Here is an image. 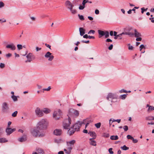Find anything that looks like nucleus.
Listing matches in <instances>:
<instances>
[{"label":"nucleus","mask_w":154,"mask_h":154,"mask_svg":"<svg viewBox=\"0 0 154 154\" xmlns=\"http://www.w3.org/2000/svg\"><path fill=\"white\" fill-rule=\"evenodd\" d=\"M48 122L46 119H42L38 123L36 127L40 131L46 129L48 125Z\"/></svg>","instance_id":"f257e3e1"},{"label":"nucleus","mask_w":154,"mask_h":154,"mask_svg":"<svg viewBox=\"0 0 154 154\" xmlns=\"http://www.w3.org/2000/svg\"><path fill=\"white\" fill-rule=\"evenodd\" d=\"M30 132L32 136L36 137H42L45 135L44 132L37 129V127L35 128L31 129Z\"/></svg>","instance_id":"f03ea898"},{"label":"nucleus","mask_w":154,"mask_h":154,"mask_svg":"<svg viewBox=\"0 0 154 154\" xmlns=\"http://www.w3.org/2000/svg\"><path fill=\"white\" fill-rule=\"evenodd\" d=\"M65 5L68 9L70 10L72 14H74L77 13L76 10L73 9L74 7V5L70 1L68 0L66 1L65 3Z\"/></svg>","instance_id":"7ed1b4c3"},{"label":"nucleus","mask_w":154,"mask_h":154,"mask_svg":"<svg viewBox=\"0 0 154 154\" xmlns=\"http://www.w3.org/2000/svg\"><path fill=\"white\" fill-rule=\"evenodd\" d=\"M71 120L69 117L68 119H66L64 121L63 124V127L64 129H68L71 123Z\"/></svg>","instance_id":"20e7f679"},{"label":"nucleus","mask_w":154,"mask_h":154,"mask_svg":"<svg viewBox=\"0 0 154 154\" xmlns=\"http://www.w3.org/2000/svg\"><path fill=\"white\" fill-rule=\"evenodd\" d=\"M61 113V110L59 109H56L53 114V117L55 120L59 119Z\"/></svg>","instance_id":"39448f33"},{"label":"nucleus","mask_w":154,"mask_h":154,"mask_svg":"<svg viewBox=\"0 0 154 154\" xmlns=\"http://www.w3.org/2000/svg\"><path fill=\"white\" fill-rule=\"evenodd\" d=\"M83 124L82 122H78L77 123H75L72 126L73 127L74 129L76 131H79L80 130V128Z\"/></svg>","instance_id":"423d86ee"},{"label":"nucleus","mask_w":154,"mask_h":154,"mask_svg":"<svg viewBox=\"0 0 154 154\" xmlns=\"http://www.w3.org/2000/svg\"><path fill=\"white\" fill-rule=\"evenodd\" d=\"M36 115L38 117H41L43 116L44 114L43 113L42 109H41L39 108H37L35 110Z\"/></svg>","instance_id":"0eeeda50"},{"label":"nucleus","mask_w":154,"mask_h":154,"mask_svg":"<svg viewBox=\"0 0 154 154\" xmlns=\"http://www.w3.org/2000/svg\"><path fill=\"white\" fill-rule=\"evenodd\" d=\"M26 57L27 59V60L26 61V62H30L35 58V56L32 53H29L27 55Z\"/></svg>","instance_id":"6e6552de"},{"label":"nucleus","mask_w":154,"mask_h":154,"mask_svg":"<svg viewBox=\"0 0 154 154\" xmlns=\"http://www.w3.org/2000/svg\"><path fill=\"white\" fill-rule=\"evenodd\" d=\"M9 109L8 104L6 102L3 103L2 106V112H6Z\"/></svg>","instance_id":"1a4fd4ad"},{"label":"nucleus","mask_w":154,"mask_h":154,"mask_svg":"<svg viewBox=\"0 0 154 154\" xmlns=\"http://www.w3.org/2000/svg\"><path fill=\"white\" fill-rule=\"evenodd\" d=\"M45 57L46 58H48L49 61H51L54 58V56L49 51L47 52L46 53L45 55Z\"/></svg>","instance_id":"9d476101"},{"label":"nucleus","mask_w":154,"mask_h":154,"mask_svg":"<svg viewBox=\"0 0 154 154\" xmlns=\"http://www.w3.org/2000/svg\"><path fill=\"white\" fill-rule=\"evenodd\" d=\"M76 141L75 140H72L66 142V144L68 147H71L72 149L74 146V145Z\"/></svg>","instance_id":"9b49d317"},{"label":"nucleus","mask_w":154,"mask_h":154,"mask_svg":"<svg viewBox=\"0 0 154 154\" xmlns=\"http://www.w3.org/2000/svg\"><path fill=\"white\" fill-rule=\"evenodd\" d=\"M116 98V96L112 93H109L106 97L107 99L109 100H112L113 99Z\"/></svg>","instance_id":"f8f14e48"},{"label":"nucleus","mask_w":154,"mask_h":154,"mask_svg":"<svg viewBox=\"0 0 154 154\" xmlns=\"http://www.w3.org/2000/svg\"><path fill=\"white\" fill-rule=\"evenodd\" d=\"M62 130L60 129H56L53 132L54 134L56 136H60L62 133Z\"/></svg>","instance_id":"ddd939ff"},{"label":"nucleus","mask_w":154,"mask_h":154,"mask_svg":"<svg viewBox=\"0 0 154 154\" xmlns=\"http://www.w3.org/2000/svg\"><path fill=\"white\" fill-rule=\"evenodd\" d=\"M15 130L16 129L15 128L11 129L10 128H8L6 129V131L7 134L9 135Z\"/></svg>","instance_id":"4468645a"},{"label":"nucleus","mask_w":154,"mask_h":154,"mask_svg":"<svg viewBox=\"0 0 154 154\" xmlns=\"http://www.w3.org/2000/svg\"><path fill=\"white\" fill-rule=\"evenodd\" d=\"M6 47L7 48L10 49L11 50L13 51L16 48L15 45L13 44L7 45Z\"/></svg>","instance_id":"2eb2a0df"},{"label":"nucleus","mask_w":154,"mask_h":154,"mask_svg":"<svg viewBox=\"0 0 154 154\" xmlns=\"http://www.w3.org/2000/svg\"><path fill=\"white\" fill-rule=\"evenodd\" d=\"M75 131H76L75 129L74 130L73 127L72 126L68 130V133L69 135H71L73 134Z\"/></svg>","instance_id":"dca6fc26"},{"label":"nucleus","mask_w":154,"mask_h":154,"mask_svg":"<svg viewBox=\"0 0 154 154\" xmlns=\"http://www.w3.org/2000/svg\"><path fill=\"white\" fill-rule=\"evenodd\" d=\"M26 136L25 135H23V136L18 139V140L21 142L26 141Z\"/></svg>","instance_id":"f3484780"},{"label":"nucleus","mask_w":154,"mask_h":154,"mask_svg":"<svg viewBox=\"0 0 154 154\" xmlns=\"http://www.w3.org/2000/svg\"><path fill=\"white\" fill-rule=\"evenodd\" d=\"M146 107H148L147 111L148 112H149L152 111L154 110V106H150L148 104H147L146 106Z\"/></svg>","instance_id":"a211bd4d"},{"label":"nucleus","mask_w":154,"mask_h":154,"mask_svg":"<svg viewBox=\"0 0 154 154\" xmlns=\"http://www.w3.org/2000/svg\"><path fill=\"white\" fill-rule=\"evenodd\" d=\"M42 109V111L43 112V113L44 114H47L50 113L51 112V110L50 109L47 108H44Z\"/></svg>","instance_id":"6ab92c4d"},{"label":"nucleus","mask_w":154,"mask_h":154,"mask_svg":"<svg viewBox=\"0 0 154 154\" xmlns=\"http://www.w3.org/2000/svg\"><path fill=\"white\" fill-rule=\"evenodd\" d=\"M79 31L80 34L81 36H83L85 34V29L82 27L79 28Z\"/></svg>","instance_id":"aec40b11"},{"label":"nucleus","mask_w":154,"mask_h":154,"mask_svg":"<svg viewBox=\"0 0 154 154\" xmlns=\"http://www.w3.org/2000/svg\"><path fill=\"white\" fill-rule=\"evenodd\" d=\"M69 112H73V114L76 116H78L79 114V111L76 110L71 109L70 110Z\"/></svg>","instance_id":"412c9836"},{"label":"nucleus","mask_w":154,"mask_h":154,"mask_svg":"<svg viewBox=\"0 0 154 154\" xmlns=\"http://www.w3.org/2000/svg\"><path fill=\"white\" fill-rule=\"evenodd\" d=\"M98 32L99 34V37L101 38L102 36L105 35V32L101 30H98Z\"/></svg>","instance_id":"4be33fe9"},{"label":"nucleus","mask_w":154,"mask_h":154,"mask_svg":"<svg viewBox=\"0 0 154 154\" xmlns=\"http://www.w3.org/2000/svg\"><path fill=\"white\" fill-rule=\"evenodd\" d=\"M90 135L93 138L92 139H95L96 137V134L95 133L94 131H91L89 133Z\"/></svg>","instance_id":"5701e85b"},{"label":"nucleus","mask_w":154,"mask_h":154,"mask_svg":"<svg viewBox=\"0 0 154 154\" xmlns=\"http://www.w3.org/2000/svg\"><path fill=\"white\" fill-rule=\"evenodd\" d=\"M36 150L37 153L39 154H44V152L43 150L40 148H37Z\"/></svg>","instance_id":"b1692460"},{"label":"nucleus","mask_w":154,"mask_h":154,"mask_svg":"<svg viewBox=\"0 0 154 154\" xmlns=\"http://www.w3.org/2000/svg\"><path fill=\"white\" fill-rule=\"evenodd\" d=\"M134 35L137 38L141 36L140 33L138 32L136 29H134Z\"/></svg>","instance_id":"393cba45"},{"label":"nucleus","mask_w":154,"mask_h":154,"mask_svg":"<svg viewBox=\"0 0 154 154\" xmlns=\"http://www.w3.org/2000/svg\"><path fill=\"white\" fill-rule=\"evenodd\" d=\"M93 139H89L90 141V143L92 145L96 146V142L95 140H93Z\"/></svg>","instance_id":"a878e982"},{"label":"nucleus","mask_w":154,"mask_h":154,"mask_svg":"<svg viewBox=\"0 0 154 154\" xmlns=\"http://www.w3.org/2000/svg\"><path fill=\"white\" fill-rule=\"evenodd\" d=\"M72 148L71 147H68L67 149H64V150L65 152L66 153L69 154L71 152V150L72 149Z\"/></svg>","instance_id":"bb28decb"},{"label":"nucleus","mask_w":154,"mask_h":154,"mask_svg":"<svg viewBox=\"0 0 154 154\" xmlns=\"http://www.w3.org/2000/svg\"><path fill=\"white\" fill-rule=\"evenodd\" d=\"M122 35H128L130 36H132L134 35V33H133L131 32H122Z\"/></svg>","instance_id":"cd10ccee"},{"label":"nucleus","mask_w":154,"mask_h":154,"mask_svg":"<svg viewBox=\"0 0 154 154\" xmlns=\"http://www.w3.org/2000/svg\"><path fill=\"white\" fill-rule=\"evenodd\" d=\"M146 120L147 121H152L154 120V117L152 116H149L146 117Z\"/></svg>","instance_id":"c85d7f7f"},{"label":"nucleus","mask_w":154,"mask_h":154,"mask_svg":"<svg viewBox=\"0 0 154 154\" xmlns=\"http://www.w3.org/2000/svg\"><path fill=\"white\" fill-rule=\"evenodd\" d=\"M91 122V120L89 119H86L84 120L83 122H82L83 124H85L86 123H88V125L90 124V123Z\"/></svg>","instance_id":"c756f323"},{"label":"nucleus","mask_w":154,"mask_h":154,"mask_svg":"<svg viewBox=\"0 0 154 154\" xmlns=\"http://www.w3.org/2000/svg\"><path fill=\"white\" fill-rule=\"evenodd\" d=\"M110 138L111 140H118L119 138V137L117 135H112L110 137Z\"/></svg>","instance_id":"7c9ffc66"},{"label":"nucleus","mask_w":154,"mask_h":154,"mask_svg":"<svg viewBox=\"0 0 154 154\" xmlns=\"http://www.w3.org/2000/svg\"><path fill=\"white\" fill-rule=\"evenodd\" d=\"M102 136L104 137L107 138L109 136V134L108 133H104L103 134Z\"/></svg>","instance_id":"2f4dec72"},{"label":"nucleus","mask_w":154,"mask_h":154,"mask_svg":"<svg viewBox=\"0 0 154 154\" xmlns=\"http://www.w3.org/2000/svg\"><path fill=\"white\" fill-rule=\"evenodd\" d=\"M8 141V140H6L5 138H0V143H4L5 142H7Z\"/></svg>","instance_id":"473e14b6"},{"label":"nucleus","mask_w":154,"mask_h":154,"mask_svg":"<svg viewBox=\"0 0 154 154\" xmlns=\"http://www.w3.org/2000/svg\"><path fill=\"white\" fill-rule=\"evenodd\" d=\"M121 148L123 150H126L129 149V147H127L125 145H124L123 146H121Z\"/></svg>","instance_id":"72a5a7b5"},{"label":"nucleus","mask_w":154,"mask_h":154,"mask_svg":"<svg viewBox=\"0 0 154 154\" xmlns=\"http://www.w3.org/2000/svg\"><path fill=\"white\" fill-rule=\"evenodd\" d=\"M11 97L12 98L13 100L14 101H16L17 100V98L16 96H14V95H12Z\"/></svg>","instance_id":"f704fd0d"},{"label":"nucleus","mask_w":154,"mask_h":154,"mask_svg":"<svg viewBox=\"0 0 154 154\" xmlns=\"http://www.w3.org/2000/svg\"><path fill=\"white\" fill-rule=\"evenodd\" d=\"M101 124L100 122H99L95 124V126L97 128H99L101 126Z\"/></svg>","instance_id":"c9c22d12"},{"label":"nucleus","mask_w":154,"mask_h":154,"mask_svg":"<svg viewBox=\"0 0 154 154\" xmlns=\"http://www.w3.org/2000/svg\"><path fill=\"white\" fill-rule=\"evenodd\" d=\"M105 36L106 38L108 37L109 36V32L108 31H105Z\"/></svg>","instance_id":"e433bc0d"},{"label":"nucleus","mask_w":154,"mask_h":154,"mask_svg":"<svg viewBox=\"0 0 154 154\" xmlns=\"http://www.w3.org/2000/svg\"><path fill=\"white\" fill-rule=\"evenodd\" d=\"M17 111H15L12 114V116L13 117H15L17 116Z\"/></svg>","instance_id":"4c0bfd02"},{"label":"nucleus","mask_w":154,"mask_h":154,"mask_svg":"<svg viewBox=\"0 0 154 154\" xmlns=\"http://www.w3.org/2000/svg\"><path fill=\"white\" fill-rule=\"evenodd\" d=\"M127 94H124L120 96V98L122 99H124L126 97Z\"/></svg>","instance_id":"58836bf2"},{"label":"nucleus","mask_w":154,"mask_h":154,"mask_svg":"<svg viewBox=\"0 0 154 154\" xmlns=\"http://www.w3.org/2000/svg\"><path fill=\"white\" fill-rule=\"evenodd\" d=\"M79 17V19L81 20H84V17L82 15H80V14H78V15Z\"/></svg>","instance_id":"ea45409f"},{"label":"nucleus","mask_w":154,"mask_h":154,"mask_svg":"<svg viewBox=\"0 0 154 154\" xmlns=\"http://www.w3.org/2000/svg\"><path fill=\"white\" fill-rule=\"evenodd\" d=\"M127 138L128 139H131L132 140V139H133V137L130 135H128L127 136Z\"/></svg>","instance_id":"a19ab883"},{"label":"nucleus","mask_w":154,"mask_h":154,"mask_svg":"<svg viewBox=\"0 0 154 154\" xmlns=\"http://www.w3.org/2000/svg\"><path fill=\"white\" fill-rule=\"evenodd\" d=\"M118 122V123H119L121 122V119H113L112 120V122Z\"/></svg>","instance_id":"79ce46f5"},{"label":"nucleus","mask_w":154,"mask_h":154,"mask_svg":"<svg viewBox=\"0 0 154 154\" xmlns=\"http://www.w3.org/2000/svg\"><path fill=\"white\" fill-rule=\"evenodd\" d=\"M119 92L120 93H127V91L124 89H122L121 90H120Z\"/></svg>","instance_id":"37998d69"},{"label":"nucleus","mask_w":154,"mask_h":154,"mask_svg":"<svg viewBox=\"0 0 154 154\" xmlns=\"http://www.w3.org/2000/svg\"><path fill=\"white\" fill-rule=\"evenodd\" d=\"M88 2V0H83L82 2V4L83 5H85V4Z\"/></svg>","instance_id":"c03bdc74"},{"label":"nucleus","mask_w":154,"mask_h":154,"mask_svg":"<svg viewBox=\"0 0 154 154\" xmlns=\"http://www.w3.org/2000/svg\"><path fill=\"white\" fill-rule=\"evenodd\" d=\"M85 8V5H80L79 8L80 10H83Z\"/></svg>","instance_id":"a18cd8bd"},{"label":"nucleus","mask_w":154,"mask_h":154,"mask_svg":"<svg viewBox=\"0 0 154 154\" xmlns=\"http://www.w3.org/2000/svg\"><path fill=\"white\" fill-rule=\"evenodd\" d=\"M123 129L125 131H127L128 130V127L127 125H125L123 127Z\"/></svg>","instance_id":"49530a36"},{"label":"nucleus","mask_w":154,"mask_h":154,"mask_svg":"<svg viewBox=\"0 0 154 154\" xmlns=\"http://www.w3.org/2000/svg\"><path fill=\"white\" fill-rule=\"evenodd\" d=\"M5 4L2 2H0V8L4 6Z\"/></svg>","instance_id":"de8ad7c7"},{"label":"nucleus","mask_w":154,"mask_h":154,"mask_svg":"<svg viewBox=\"0 0 154 154\" xmlns=\"http://www.w3.org/2000/svg\"><path fill=\"white\" fill-rule=\"evenodd\" d=\"M51 89V87L49 86L47 88H44L43 90V91H49Z\"/></svg>","instance_id":"09e8293b"},{"label":"nucleus","mask_w":154,"mask_h":154,"mask_svg":"<svg viewBox=\"0 0 154 154\" xmlns=\"http://www.w3.org/2000/svg\"><path fill=\"white\" fill-rule=\"evenodd\" d=\"M17 47L19 49H21L22 48V46L21 45L18 44L17 45Z\"/></svg>","instance_id":"8fccbe9b"},{"label":"nucleus","mask_w":154,"mask_h":154,"mask_svg":"<svg viewBox=\"0 0 154 154\" xmlns=\"http://www.w3.org/2000/svg\"><path fill=\"white\" fill-rule=\"evenodd\" d=\"M112 148H110L109 149V152L110 154H113V152L112 151Z\"/></svg>","instance_id":"3c124183"},{"label":"nucleus","mask_w":154,"mask_h":154,"mask_svg":"<svg viewBox=\"0 0 154 154\" xmlns=\"http://www.w3.org/2000/svg\"><path fill=\"white\" fill-rule=\"evenodd\" d=\"M6 22V20L4 18L2 19H0V22L1 23H2L3 22Z\"/></svg>","instance_id":"603ef678"},{"label":"nucleus","mask_w":154,"mask_h":154,"mask_svg":"<svg viewBox=\"0 0 154 154\" xmlns=\"http://www.w3.org/2000/svg\"><path fill=\"white\" fill-rule=\"evenodd\" d=\"M5 66V64L2 63H1L0 64V67L1 68H4Z\"/></svg>","instance_id":"864d4df0"},{"label":"nucleus","mask_w":154,"mask_h":154,"mask_svg":"<svg viewBox=\"0 0 154 154\" xmlns=\"http://www.w3.org/2000/svg\"><path fill=\"white\" fill-rule=\"evenodd\" d=\"M132 140L133 141V142L134 143H137L138 141V140L136 139H134L133 138V139H132Z\"/></svg>","instance_id":"5fc2aeb1"},{"label":"nucleus","mask_w":154,"mask_h":154,"mask_svg":"<svg viewBox=\"0 0 154 154\" xmlns=\"http://www.w3.org/2000/svg\"><path fill=\"white\" fill-rule=\"evenodd\" d=\"M95 32V31L94 30H91L89 31V32L88 33V34H89L91 33H92L93 34H94V33Z\"/></svg>","instance_id":"6e6d98bb"},{"label":"nucleus","mask_w":154,"mask_h":154,"mask_svg":"<svg viewBox=\"0 0 154 154\" xmlns=\"http://www.w3.org/2000/svg\"><path fill=\"white\" fill-rule=\"evenodd\" d=\"M128 45V49L129 50H132L133 49V47L132 46L130 45L129 44Z\"/></svg>","instance_id":"4d7b16f0"},{"label":"nucleus","mask_w":154,"mask_h":154,"mask_svg":"<svg viewBox=\"0 0 154 154\" xmlns=\"http://www.w3.org/2000/svg\"><path fill=\"white\" fill-rule=\"evenodd\" d=\"M140 50L141 51L142 49L145 48V46L143 45H140Z\"/></svg>","instance_id":"13d9d810"},{"label":"nucleus","mask_w":154,"mask_h":154,"mask_svg":"<svg viewBox=\"0 0 154 154\" xmlns=\"http://www.w3.org/2000/svg\"><path fill=\"white\" fill-rule=\"evenodd\" d=\"M12 56V54L11 53H8L6 55V56L7 57H9Z\"/></svg>","instance_id":"bf43d9fd"},{"label":"nucleus","mask_w":154,"mask_h":154,"mask_svg":"<svg viewBox=\"0 0 154 154\" xmlns=\"http://www.w3.org/2000/svg\"><path fill=\"white\" fill-rule=\"evenodd\" d=\"M122 33H121V34H120L118 35H117V36L118 37H119V39H121L122 38L121 37V36L122 35Z\"/></svg>","instance_id":"052dcab7"},{"label":"nucleus","mask_w":154,"mask_h":154,"mask_svg":"<svg viewBox=\"0 0 154 154\" xmlns=\"http://www.w3.org/2000/svg\"><path fill=\"white\" fill-rule=\"evenodd\" d=\"M95 13L96 14H98L99 13V11L98 9H96L95 10Z\"/></svg>","instance_id":"680f3d73"},{"label":"nucleus","mask_w":154,"mask_h":154,"mask_svg":"<svg viewBox=\"0 0 154 154\" xmlns=\"http://www.w3.org/2000/svg\"><path fill=\"white\" fill-rule=\"evenodd\" d=\"M142 40V38L141 37L137 38L136 39V40L137 41H141Z\"/></svg>","instance_id":"e2e57ef3"},{"label":"nucleus","mask_w":154,"mask_h":154,"mask_svg":"<svg viewBox=\"0 0 154 154\" xmlns=\"http://www.w3.org/2000/svg\"><path fill=\"white\" fill-rule=\"evenodd\" d=\"M106 42H112V41L111 39H110L109 38H107L106 40Z\"/></svg>","instance_id":"0e129e2a"},{"label":"nucleus","mask_w":154,"mask_h":154,"mask_svg":"<svg viewBox=\"0 0 154 154\" xmlns=\"http://www.w3.org/2000/svg\"><path fill=\"white\" fill-rule=\"evenodd\" d=\"M113 45H111L108 48V49L109 50H111L113 48Z\"/></svg>","instance_id":"69168bd1"},{"label":"nucleus","mask_w":154,"mask_h":154,"mask_svg":"<svg viewBox=\"0 0 154 154\" xmlns=\"http://www.w3.org/2000/svg\"><path fill=\"white\" fill-rule=\"evenodd\" d=\"M83 37L84 38H88V36L87 34H85L83 36Z\"/></svg>","instance_id":"338daca9"},{"label":"nucleus","mask_w":154,"mask_h":154,"mask_svg":"<svg viewBox=\"0 0 154 154\" xmlns=\"http://www.w3.org/2000/svg\"><path fill=\"white\" fill-rule=\"evenodd\" d=\"M153 19V17H151L149 18V19L151 20V21L152 23H154V19Z\"/></svg>","instance_id":"774afa93"}]
</instances>
